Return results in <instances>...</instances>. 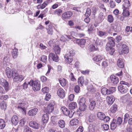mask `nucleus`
Instances as JSON below:
<instances>
[{
    "mask_svg": "<svg viewBox=\"0 0 132 132\" xmlns=\"http://www.w3.org/2000/svg\"><path fill=\"white\" fill-rule=\"evenodd\" d=\"M87 79H84L83 77H80L78 79V83L79 85L81 86H82L84 84L85 85H87Z\"/></svg>",
    "mask_w": 132,
    "mask_h": 132,
    "instance_id": "nucleus-11",
    "label": "nucleus"
},
{
    "mask_svg": "<svg viewBox=\"0 0 132 132\" xmlns=\"http://www.w3.org/2000/svg\"><path fill=\"white\" fill-rule=\"evenodd\" d=\"M96 103L94 101H92L90 102L89 105V109L90 110H93L94 109L96 106Z\"/></svg>",
    "mask_w": 132,
    "mask_h": 132,
    "instance_id": "nucleus-35",
    "label": "nucleus"
},
{
    "mask_svg": "<svg viewBox=\"0 0 132 132\" xmlns=\"http://www.w3.org/2000/svg\"><path fill=\"white\" fill-rule=\"evenodd\" d=\"M99 17L100 19V21L101 22L105 18L104 16H103V13L101 12L100 13Z\"/></svg>",
    "mask_w": 132,
    "mask_h": 132,
    "instance_id": "nucleus-64",
    "label": "nucleus"
},
{
    "mask_svg": "<svg viewBox=\"0 0 132 132\" xmlns=\"http://www.w3.org/2000/svg\"><path fill=\"white\" fill-rule=\"evenodd\" d=\"M55 101L53 100L51 101L49 104L48 105L46 111L48 113L52 112L53 110L54 106L55 105Z\"/></svg>",
    "mask_w": 132,
    "mask_h": 132,
    "instance_id": "nucleus-8",
    "label": "nucleus"
},
{
    "mask_svg": "<svg viewBox=\"0 0 132 132\" xmlns=\"http://www.w3.org/2000/svg\"><path fill=\"white\" fill-rule=\"evenodd\" d=\"M120 85L118 86V89L121 93L124 94L128 91V88L129 87V85L128 82L124 81L120 82Z\"/></svg>",
    "mask_w": 132,
    "mask_h": 132,
    "instance_id": "nucleus-2",
    "label": "nucleus"
},
{
    "mask_svg": "<svg viewBox=\"0 0 132 132\" xmlns=\"http://www.w3.org/2000/svg\"><path fill=\"white\" fill-rule=\"evenodd\" d=\"M13 81L14 82H21L24 78V77L22 75H19L16 71V74L13 76Z\"/></svg>",
    "mask_w": 132,
    "mask_h": 132,
    "instance_id": "nucleus-6",
    "label": "nucleus"
},
{
    "mask_svg": "<svg viewBox=\"0 0 132 132\" xmlns=\"http://www.w3.org/2000/svg\"><path fill=\"white\" fill-rule=\"evenodd\" d=\"M95 44L97 45L101 46L103 45V44L101 40L99 39H97L95 41Z\"/></svg>",
    "mask_w": 132,
    "mask_h": 132,
    "instance_id": "nucleus-49",
    "label": "nucleus"
},
{
    "mask_svg": "<svg viewBox=\"0 0 132 132\" xmlns=\"http://www.w3.org/2000/svg\"><path fill=\"white\" fill-rule=\"evenodd\" d=\"M117 109V106L116 104H114L112 106L110 109L111 112L112 113H115Z\"/></svg>",
    "mask_w": 132,
    "mask_h": 132,
    "instance_id": "nucleus-29",
    "label": "nucleus"
},
{
    "mask_svg": "<svg viewBox=\"0 0 132 132\" xmlns=\"http://www.w3.org/2000/svg\"><path fill=\"white\" fill-rule=\"evenodd\" d=\"M77 107V104L75 102H71L69 105V108L70 109H75Z\"/></svg>",
    "mask_w": 132,
    "mask_h": 132,
    "instance_id": "nucleus-26",
    "label": "nucleus"
},
{
    "mask_svg": "<svg viewBox=\"0 0 132 132\" xmlns=\"http://www.w3.org/2000/svg\"><path fill=\"white\" fill-rule=\"evenodd\" d=\"M5 71L7 77L9 78H10L13 77L15 74H16V71L14 69L11 70L9 67H7Z\"/></svg>",
    "mask_w": 132,
    "mask_h": 132,
    "instance_id": "nucleus-4",
    "label": "nucleus"
},
{
    "mask_svg": "<svg viewBox=\"0 0 132 132\" xmlns=\"http://www.w3.org/2000/svg\"><path fill=\"white\" fill-rule=\"evenodd\" d=\"M80 5L81 6L80 7H86V6H90L89 5V4L87 2L82 3L80 4Z\"/></svg>",
    "mask_w": 132,
    "mask_h": 132,
    "instance_id": "nucleus-59",
    "label": "nucleus"
},
{
    "mask_svg": "<svg viewBox=\"0 0 132 132\" xmlns=\"http://www.w3.org/2000/svg\"><path fill=\"white\" fill-rule=\"evenodd\" d=\"M65 59L66 62L68 63H70L73 61L72 57H65Z\"/></svg>",
    "mask_w": 132,
    "mask_h": 132,
    "instance_id": "nucleus-52",
    "label": "nucleus"
},
{
    "mask_svg": "<svg viewBox=\"0 0 132 132\" xmlns=\"http://www.w3.org/2000/svg\"><path fill=\"white\" fill-rule=\"evenodd\" d=\"M47 32L48 34L52 35H53V28L46 29Z\"/></svg>",
    "mask_w": 132,
    "mask_h": 132,
    "instance_id": "nucleus-56",
    "label": "nucleus"
},
{
    "mask_svg": "<svg viewBox=\"0 0 132 132\" xmlns=\"http://www.w3.org/2000/svg\"><path fill=\"white\" fill-rule=\"evenodd\" d=\"M49 119L48 114L46 113L43 115L42 117V120L44 123L47 122Z\"/></svg>",
    "mask_w": 132,
    "mask_h": 132,
    "instance_id": "nucleus-21",
    "label": "nucleus"
},
{
    "mask_svg": "<svg viewBox=\"0 0 132 132\" xmlns=\"http://www.w3.org/2000/svg\"><path fill=\"white\" fill-rule=\"evenodd\" d=\"M28 84L31 86L32 85L33 89L35 91L39 90L40 89V82L38 80L33 81L31 80L30 81L28 82Z\"/></svg>",
    "mask_w": 132,
    "mask_h": 132,
    "instance_id": "nucleus-3",
    "label": "nucleus"
},
{
    "mask_svg": "<svg viewBox=\"0 0 132 132\" xmlns=\"http://www.w3.org/2000/svg\"><path fill=\"white\" fill-rule=\"evenodd\" d=\"M18 49L16 48H14L13 49L12 51V55L14 58H16L18 55Z\"/></svg>",
    "mask_w": 132,
    "mask_h": 132,
    "instance_id": "nucleus-34",
    "label": "nucleus"
},
{
    "mask_svg": "<svg viewBox=\"0 0 132 132\" xmlns=\"http://www.w3.org/2000/svg\"><path fill=\"white\" fill-rule=\"evenodd\" d=\"M115 42L114 39L113 37H110L108 38V42L107 43L106 47L107 49L109 48V47H113L114 46Z\"/></svg>",
    "mask_w": 132,
    "mask_h": 132,
    "instance_id": "nucleus-9",
    "label": "nucleus"
},
{
    "mask_svg": "<svg viewBox=\"0 0 132 132\" xmlns=\"http://www.w3.org/2000/svg\"><path fill=\"white\" fill-rule=\"evenodd\" d=\"M62 11L60 9H58L54 11L55 14H57L59 16L62 13Z\"/></svg>",
    "mask_w": 132,
    "mask_h": 132,
    "instance_id": "nucleus-53",
    "label": "nucleus"
},
{
    "mask_svg": "<svg viewBox=\"0 0 132 132\" xmlns=\"http://www.w3.org/2000/svg\"><path fill=\"white\" fill-rule=\"evenodd\" d=\"M76 43L79 45L82 48L84 47V45L86 43V40L84 39H76Z\"/></svg>",
    "mask_w": 132,
    "mask_h": 132,
    "instance_id": "nucleus-14",
    "label": "nucleus"
},
{
    "mask_svg": "<svg viewBox=\"0 0 132 132\" xmlns=\"http://www.w3.org/2000/svg\"><path fill=\"white\" fill-rule=\"evenodd\" d=\"M122 14L123 16L125 17H128L130 15L129 12L128 10H127L126 9H123Z\"/></svg>",
    "mask_w": 132,
    "mask_h": 132,
    "instance_id": "nucleus-43",
    "label": "nucleus"
},
{
    "mask_svg": "<svg viewBox=\"0 0 132 132\" xmlns=\"http://www.w3.org/2000/svg\"><path fill=\"white\" fill-rule=\"evenodd\" d=\"M107 47H106V49L107 51H109V52L110 54L111 55H112L114 53L115 51V49L112 47H109V48H108V49H107Z\"/></svg>",
    "mask_w": 132,
    "mask_h": 132,
    "instance_id": "nucleus-38",
    "label": "nucleus"
},
{
    "mask_svg": "<svg viewBox=\"0 0 132 132\" xmlns=\"http://www.w3.org/2000/svg\"><path fill=\"white\" fill-rule=\"evenodd\" d=\"M122 50H119V52L120 54H122L123 53L127 54L129 52L128 47L126 45L122 44Z\"/></svg>",
    "mask_w": 132,
    "mask_h": 132,
    "instance_id": "nucleus-10",
    "label": "nucleus"
},
{
    "mask_svg": "<svg viewBox=\"0 0 132 132\" xmlns=\"http://www.w3.org/2000/svg\"><path fill=\"white\" fill-rule=\"evenodd\" d=\"M117 125L116 124L114 121L113 120V121L111 124V128L112 130L114 129L117 126Z\"/></svg>",
    "mask_w": 132,
    "mask_h": 132,
    "instance_id": "nucleus-50",
    "label": "nucleus"
},
{
    "mask_svg": "<svg viewBox=\"0 0 132 132\" xmlns=\"http://www.w3.org/2000/svg\"><path fill=\"white\" fill-rule=\"evenodd\" d=\"M26 121V120L25 119H22L20 120L19 123L22 126H23L24 125Z\"/></svg>",
    "mask_w": 132,
    "mask_h": 132,
    "instance_id": "nucleus-57",
    "label": "nucleus"
},
{
    "mask_svg": "<svg viewBox=\"0 0 132 132\" xmlns=\"http://www.w3.org/2000/svg\"><path fill=\"white\" fill-rule=\"evenodd\" d=\"M25 105V102L22 100H18L17 103V108L22 110L24 112L26 111Z\"/></svg>",
    "mask_w": 132,
    "mask_h": 132,
    "instance_id": "nucleus-5",
    "label": "nucleus"
},
{
    "mask_svg": "<svg viewBox=\"0 0 132 132\" xmlns=\"http://www.w3.org/2000/svg\"><path fill=\"white\" fill-rule=\"evenodd\" d=\"M103 59L101 56L100 55H98L94 57L93 60L94 61L96 62H98L101 60Z\"/></svg>",
    "mask_w": 132,
    "mask_h": 132,
    "instance_id": "nucleus-41",
    "label": "nucleus"
},
{
    "mask_svg": "<svg viewBox=\"0 0 132 132\" xmlns=\"http://www.w3.org/2000/svg\"><path fill=\"white\" fill-rule=\"evenodd\" d=\"M130 116L127 113L126 114L124 117V122L126 123L127 121L129 120V119H130Z\"/></svg>",
    "mask_w": 132,
    "mask_h": 132,
    "instance_id": "nucleus-48",
    "label": "nucleus"
},
{
    "mask_svg": "<svg viewBox=\"0 0 132 132\" xmlns=\"http://www.w3.org/2000/svg\"><path fill=\"white\" fill-rule=\"evenodd\" d=\"M95 127L92 124H90L88 127V131L89 132H94Z\"/></svg>",
    "mask_w": 132,
    "mask_h": 132,
    "instance_id": "nucleus-39",
    "label": "nucleus"
},
{
    "mask_svg": "<svg viewBox=\"0 0 132 132\" xmlns=\"http://www.w3.org/2000/svg\"><path fill=\"white\" fill-rule=\"evenodd\" d=\"M79 121L76 119H74L70 121V124L72 126L76 125L78 124Z\"/></svg>",
    "mask_w": 132,
    "mask_h": 132,
    "instance_id": "nucleus-31",
    "label": "nucleus"
},
{
    "mask_svg": "<svg viewBox=\"0 0 132 132\" xmlns=\"http://www.w3.org/2000/svg\"><path fill=\"white\" fill-rule=\"evenodd\" d=\"M87 90L90 93H93L96 92V88L93 85H90L87 87Z\"/></svg>",
    "mask_w": 132,
    "mask_h": 132,
    "instance_id": "nucleus-20",
    "label": "nucleus"
},
{
    "mask_svg": "<svg viewBox=\"0 0 132 132\" xmlns=\"http://www.w3.org/2000/svg\"><path fill=\"white\" fill-rule=\"evenodd\" d=\"M57 94L58 96L60 98H63L65 96V92L62 88H60L58 90Z\"/></svg>",
    "mask_w": 132,
    "mask_h": 132,
    "instance_id": "nucleus-12",
    "label": "nucleus"
},
{
    "mask_svg": "<svg viewBox=\"0 0 132 132\" xmlns=\"http://www.w3.org/2000/svg\"><path fill=\"white\" fill-rule=\"evenodd\" d=\"M54 50L56 54L55 55L52 53H51L49 55V57L52 58L53 61L57 62L59 60L57 54H59L61 52V49L59 46H55L54 48Z\"/></svg>",
    "mask_w": 132,
    "mask_h": 132,
    "instance_id": "nucleus-1",
    "label": "nucleus"
},
{
    "mask_svg": "<svg viewBox=\"0 0 132 132\" xmlns=\"http://www.w3.org/2000/svg\"><path fill=\"white\" fill-rule=\"evenodd\" d=\"M124 8H128L130 6V4L129 0H124L122 4Z\"/></svg>",
    "mask_w": 132,
    "mask_h": 132,
    "instance_id": "nucleus-24",
    "label": "nucleus"
},
{
    "mask_svg": "<svg viewBox=\"0 0 132 132\" xmlns=\"http://www.w3.org/2000/svg\"><path fill=\"white\" fill-rule=\"evenodd\" d=\"M68 16L67 12H66L64 13L62 15V17L63 19H65L69 18V17H68Z\"/></svg>",
    "mask_w": 132,
    "mask_h": 132,
    "instance_id": "nucleus-63",
    "label": "nucleus"
},
{
    "mask_svg": "<svg viewBox=\"0 0 132 132\" xmlns=\"http://www.w3.org/2000/svg\"><path fill=\"white\" fill-rule=\"evenodd\" d=\"M110 5L111 8L114 7L116 6L115 2L113 1L110 2Z\"/></svg>",
    "mask_w": 132,
    "mask_h": 132,
    "instance_id": "nucleus-62",
    "label": "nucleus"
},
{
    "mask_svg": "<svg viewBox=\"0 0 132 132\" xmlns=\"http://www.w3.org/2000/svg\"><path fill=\"white\" fill-rule=\"evenodd\" d=\"M108 20L110 23L112 22L113 21V16L112 15H109L108 17Z\"/></svg>",
    "mask_w": 132,
    "mask_h": 132,
    "instance_id": "nucleus-54",
    "label": "nucleus"
},
{
    "mask_svg": "<svg viewBox=\"0 0 132 132\" xmlns=\"http://www.w3.org/2000/svg\"><path fill=\"white\" fill-rule=\"evenodd\" d=\"M110 79L111 83L114 84H117L119 81L118 78L114 75H112L111 76Z\"/></svg>",
    "mask_w": 132,
    "mask_h": 132,
    "instance_id": "nucleus-15",
    "label": "nucleus"
},
{
    "mask_svg": "<svg viewBox=\"0 0 132 132\" xmlns=\"http://www.w3.org/2000/svg\"><path fill=\"white\" fill-rule=\"evenodd\" d=\"M59 82L62 87L66 85L67 82L66 80L64 78H61L59 79Z\"/></svg>",
    "mask_w": 132,
    "mask_h": 132,
    "instance_id": "nucleus-36",
    "label": "nucleus"
},
{
    "mask_svg": "<svg viewBox=\"0 0 132 132\" xmlns=\"http://www.w3.org/2000/svg\"><path fill=\"white\" fill-rule=\"evenodd\" d=\"M9 57L8 56H5L3 59V62L5 65H7L9 64Z\"/></svg>",
    "mask_w": 132,
    "mask_h": 132,
    "instance_id": "nucleus-27",
    "label": "nucleus"
},
{
    "mask_svg": "<svg viewBox=\"0 0 132 132\" xmlns=\"http://www.w3.org/2000/svg\"><path fill=\"white\" fill-rule=\"evenodd\" d=\"M79 109L81 111H84L86 109L87 106L86 104H84L82 105H79Z\"/></svg>",
    "mask_w": 132,
    "mask_h": 132,
    "instance_id": "nucleus-45",
    "label": "nucleus"
},
{
    "mask_svg": "<svg viewBox=\"0 0 132 132\" xmlns=\"http://www.w3.org/2000/svg\"><path fill=\"white\" fill-rule=\"evenodd\" d=\"M101 98L100 94L98 92L95 93V100L98 101H100Z\"/></svg>",
    "mask_w": 132,
    "mask_h": 132,
    "instance_id": "nucleus-47",
    "label": "nucleus"
},
{
    "mask_svg": "<svg viewBox=\"0 0 132 132\" xmlns=\"http://www.w3.org/2000/svg\"><path fill=\"white\" fill-rule=\"evenodd\" d=\"M23 131V132H32L31 129L28 126L24 127Z\"/></svg>",
    "mask_w": 132,
    "mask_h": 132,
    "instance_id": "nucleus-51",
    "label": "nucleus"
},
{
    "mask_svg": "<svg viewBox=\"0 0 132 132\" xmlns=\"http://www.w3.org/2000/svg\"><path fill=\"white\" fill-rule=\"evenodd\" d=\"M49 88L48 87H45L44 88H43L42 89V92L43 93H47L49 91Z\"/></svg>",
    "mask_w": 132,
    "mask_h": 132,
    "instance_id": "nucleus-58",
    "label": "nucleus"
},
{
    "mask_svg": "<svg viewBox=\"0 0 132 132\" xmlns=\"http://www.w3.org/2000/svg\"><path fill=\"white\" fill-rule=\"evenodd\" d=\"M98 49V47L96 46V47L93 45H90L89 47V50L91 51H93L97 50Z\"/></svg>",
    "mask_w": 132,
    "mask_h": 132,
    "instance_id": "nucleus-42",
    "label": "nucleus"
},
{
    "mask_svg": "<svg viewBox=\"0 0 132 132\" xmlns=\"http://www.w3.org/2000/svg\"><path fill=\"white\" fill-rule=\"evenodd\" d=\"M95 116L92 114H90L88 118V121L89 122H92L94 121L95 119Z\"/></svg>",
    "mask_w": 132,
    "mask_h": 132,
    "instance_id": "nucleus-46",
    "label": "nucleus"
},
{
    "mask_svg": "<svg viewBox=\"0 0 132 132\" xmlns=\"http://www.w3.org/2000/svg\"><path fill=\"white\" fill-rule=\"evenodd\" d=\"M113 120L116 123V124L118 125H120L122 122V119L120 117H118L117 119H113Z\"/></svg>",
    "mask_w": 132,
    "mask_h": 132,
    "instance_id": "nucleus-28",
    "label": "nucleus"
},
{
    "mask_svg": "<svg viewBox=\"0 0 132 132\" xmlns=\"http://www.w3.org/2000/svg\"><path fill=\"white\" fill-rule=\"evenodd\" d=\"M61 110L65 115L68 116L69 111L64 106L61 107Z\"/></svg>",
    "mask_w": 132,
    "mask_h": 132,
    "instance_id": "nucleus-37",
    "label": "nucleus"
},
{
    "mask_svg": "<svg viewBox=\"0 0 132 132\" xmlns=\"http://www.w3.org/2000/svg\"><path fill=\"white\" fill-rule=\"evenodd\" d=\"M38 109L36 108H35L29 110L28 112L29 116H35L38 112Z\"/></svg>",
    "mask_w": 132,
    "mask_h": 132,
    "instance_id": "nucleus-18",
    "label": "nucleus"
},
{
    "mask_svg": "<svg viewBox=\"0 0 132 132\" xmlns=\"http://www.w3.org/2000/svg\"><path fill=\"white\" fill-rule=\"evenodd\" d=\"M107 101L109 105H111L115 101L114 97L113 96H109L106 98Z\"/></svg>",
    "mask_w": 132,
    "mask_h": 132,
    "instance_id": "nucleus-16",
    "label": "nucleus"
},
{
    "mask_svg": "<svg viewBox=\"0 0 132 132\" xmlns=\"http://www.w3.org/2000/svg\"><path fill=\"white\" fill-rule=\"evenodd\" d=\"M11 122L12 124L15 126L19 122V120L17 116L14 115L11 118Z\"/></svg>",
    "mask_w": 132,
    "mask_h": 132,
    "instance_id": "nucleus-17",
    "label": "nucleus"
},
{
    "mask_svg": "<svg viewBox=\"0 0 132 132\" xmlns=\"http://www.w3.org/2000/svg\"><path fill=\"white\" fill-rule=\"evenodd\" d=\"M97 32L98 35L100 37L106 36L108 34L106 32L101 31H99Z\"/></svg>",
    "mask_w": 132,
    "mask_h": 132,
    "instance_id": "nucleus-33",
    "label": "nucleus"
},
{
    "mask_svg": "<svg viewBox=\"0 0 132 132\" xmlns=\"http://www.w3.org/2000/svg\"><path fill=\"white\" fill-rule=\"evenodd\" d=\"M6 13L7 14L14 13V12H18L20 11V9H5Z\"/></svg>",
    "mask_w": 132,
    "mask_h": 132,
    "instance_id": "nucleus-19",
    "label": "nucleus"
},
{
    "mask_svg": "<svg viewBox=\"0 0 132 132\" xmlns=\"http://www.w3.org/2000/svg\"><path fill=\"white\" fill-rule=\"evenodd\" d=\"M5 122L2 119H0V129H2L5 127Z\"/></svg>",
    "mask_w": 132,
    "mask_h": 132,
    "instance_id": "nucleus-40",
    "label": "nucleus"
},
{
    "mask_svg": "<svg viewBox=\"0 0 132 132\" xmlns=\"http://www.w3.org/2000/svg\"><path fill=\"white\" fill-rule=\"evenodd\" d=\"M91 13L90 9H87L86 12L85 14V15L87 16H89Z\"/></svg>",
    "mask_w": 132,
    "mask_h": 132,
    "instance_id": "nucleus-61",
    "label": "nucleus"
},
{
    "mask_svg": "<svg viewBox=\"0 0 132 132\" xmlns=\"http://www.w3.org/2000/svg\"><path fill=\"white\" fill-rule=\"evenodd\" d=\"M29 126L35 129H38L40 125L36 122L33 121H31L29 122Z\"/></svg>",
    "mask_w": 132,
    "mask_h": 132,
    "instance_id": "nucleus-13",
    "label": "nucleus"
},
{
    "mask_svg": "<svg viewBox=\"0 0 132 132\" xmlns=\"http://www.w3.org/2000/svg\"><path fill=\"white\" fill-rule=\"evenodd\" d=\"M77 101L79 105L85 104L86 102V99L84 97H79Z\"/></svg>",
    "mask_w": 132,
    "mask_h": 132,
    "instance_id": "nucleus-25",
    "label": "nucleus"
},
{
    "mask_svg": "<svg viewBox=\"0 0 132 132\" xmlns=\"http://www.w3.org/2000/svg\"><path fill=\"white\" fill-rule=\"evenodd\" d=\"M58 124L59 126L62 128H63L65 126V122L62 120H60L58 122Z\"/></svg>",
    "mask_w": 132,
    "mask_h": 132,
    "instance_id": "nucleus-30",
    "label": "nucleus"
},
{
    "mask_svg": "<svg viewBox=\"0 0 132 132\" xmlns=\"http://www.w3.org/2000/svg\"><path fill=\"white\" fill-rule=\"evenodd\" d=\"M97 116L98 118L101 120H103L105 117L104 114L101 112H98L97 114Z\"/></svg>",
    "mask_w": 132,
    "mask_h": 132,
    "instance_id": "nucleus-32",
    "label": "nucleus"
},
{
    "mask_svg": "<svg viewBox=\"0 0 132 132\" xmlns=\"http://www.w3.org/2000/svg\"><path fill=\"white\" fill-rule=\"evenodd\" d=\"M117 64L118 66L120 68H122L124 67V63L122 59H120L118 60Z\"/></svg>",
    "mask_w": 132,
    "mask_h": 132,
    "instance_id": "nucleus-22",
    "label": "nucleus"
},
{
    "mask_svg": "<svg viewBox=\"0 0 132 132\" xmlns=\"http://www.w3.org/2000/svg\"><path fill=\"white\" fill-rule=\"evenodd\" d=\"M0 106L1 109L5 110L6 108V104L5 102L2 101L0 103Z\"/></svg>",
    "mask_w": 132,
    "mask_h": 132,
    "instance_id": "nucleus-44",
    "label": "nucleus"
},
{
    "mask_svg": "<svg viewBox=\"0 0 132 132\" xmlns=\"http://www.w3.org/2000/svg\"><path fill=\"white\" fill-rule=\"evenodd\" d=\"M0 83L4 87L5 90L7 91L9 89L8 83L5 79L3 78L0 79Z\"/></svg>",
    "mask_w": 132,
    "mask_h": 132,
    "instance_id": "nucleus-7",
    "label": "nucleus"
},
{
    "mask_svg": "<svg viewBox=\"0 0 132 132\" xmlns=\"http://www.w3.org/2000/svg\"><path fill=\"white\" fill-rule=\"evenodd\" d=\"M9 98L8 95H6L0 96V99L3 100H5Z\"/></svg>",
    "mask_w": 132,
    "mask_h": 132,
    "instance_id": "nucleus-60",
    "label": "nucleus"
},
{
    "mask_svg": "<svg viewBox=\"0 0 132 132\" xmlns=\"http://www.w3.org/2000/svg\"><path fill=\"white\" fill-rule=\"evenodd\" d=\"M75 92L76 93H79L80 91V87L78 85L76 86L74 88Z\"/></svg>",
    "mask_w": 132,
    "mask_h": 132,
    "instance_id": "nucleus-55",
    "label": "nucleus"
},
{
    "mask_svg": "<svg viewBox=\"0 0 132 132\" xmlns=\"http://www.w3.org/2000/svg\"><path fill=\"white\" fill-rule=\"evenodd\" d=\"M75 54V52L74 50H70L67 52V53L64 56L65 57H72V56Z\"/></svg>",
    "mask_w": 132,
    "mask_h": 132,
    "instance_id": "nucleus-23",
    "label": "nucleus"
}]
</instances>
